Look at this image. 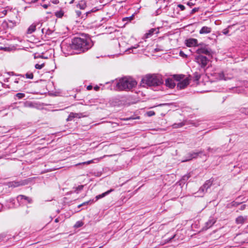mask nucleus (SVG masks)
I'll use <instances>...</instances> for the list:
<instances>
[{"mask_svg":"<svg viewBox=\"0 0 248 248\" xmlns=\"http://www.w3.org/2000/svg\"><path fill=\"white\" fill-rule=\"evenodd\" d=\"M72 41L74 50H78V53L86 51L92 46L91 41L85 38L75 37Z\"/></svg>","mask_w":248,"mask_h":248,"instance_id":"obj_1","label":"nucleus"},{"mask_svg":"<svg viewBox=\"0 0 248 248\" xmlns=\"http://www.w3.org/2000/svg\"><path fill=\"white\" fill-rule=\"evenodd\" d=\"M112 84L114 85V90L123 91L132 89L136 85L137 82L132 78H123L120 79L118 81H113Z\"/></svg>","mask_w":248,"mask_h":248,"instance_id":"obj_2","label":"nucleus"},{"mask_svg":"<svg viewBox=\"0 0 248 248\" xmlns=\"http://www.w3.org/2000/svg\"><path fill=\"white\" fill-rule=\"evenodd\" d=\"M163 83L161 77L155 74H148L143 77L141 81V85L143 87L157 86Z\"/></svg>","mask_w":248,"mask_h":248,"instance_id":"obj_3","label":"nucleus"},{"mask_svg":"<svg viewBox=\"0 0 248 248\" xmlns=\"http://www.w3.org/2000/svg\"><path fill=\"white\" fill-rule=\"evenodd\" d=\"M9 16L10 19L4 20L2 23V24L7 28L12 29L20 23V19L17 13H13L10 10Z\"/></svg>","mask_w":248,"mask_h":248,"instance_id":"obj_4","label":"nucleus"},{"mask_svg":"<svg viewBox=\"0 0 248 248\" xmlns=\"http://www.w3.org/2000/svg\"><path fill=\"white\" fill-rule=\"evenodd\" d=\"M173 77L174 80L179 81L176 87L178 90L184 89L189 84V79L188 78H185V75H174Z\"/></svg>","mask_w":248,"mask_h":248,"instance_id":"obj_5","label":"nucleus"},{"mask_svg":"<svg viewBox=\"0 0 248 248\" xmlns=\"http://www.w3.org/2000/svg\"><path fill=\"white\" fill-rule=\"evenodd\" d=\"M61 49L62 52L66 54H72V50H74L73 47V43H67L66 41H63L61 45Z\"/></svg>","mask_w":248,"mask_h":248,"instance_id":"obj_6","label":"nucleus"},{"mask_svg":"<svg viewBox=\"0 0 248 248\" xmlns=\"http://www.w3.org/2000/svg\"><path fill=\"white\" fill-rule=\"evenodd\" d=\"M34 178H29L24 180H21L18 181H13L9 183V186L10 187H18L21 186L27 185L32 183Z\"/></svg>","mask_w":248,"mask_h":248,"instance_id":"obj_7","label":"nucleus"},{"mask_svg":"<svg viewBox=\"0 0 248 248\" xmlns=\"http://www.w3.org/2000/svg\"><path fill=\"white\" fill-rule=\"evenodd\" d=\"M99 10V9L95 7L93 8L92 10L86 12L83 15H82L81 12L78 10L76 11V14L77 17H81L82 19H85L88 16H90L92 13H94Z\"/></svg>","mask_w":248,"mask_h":248,"instance_id":"obj_8","label":"nucleus"},{"mask_svg":"<svg viewBox=\"0 0 248 248\" xmlns=\"http://www.w3.org/2000/svg\"><path fill=\"white\" fill-rule=\"evenodd\" d=\"M211 50L208 48L202 47V53L205 54L208 56V58L202 56V68L210 63L209 58L210 56Z\"/></svg>","mask_w":248,"mask_h":248,"instance_id":"obj_9","label":"nucleus"},{"mask_svg":"<svg viewBox=\"0 0 248 248\" xmlns=\"http://www.w3.org/2000/svg\"><path fill=\"white\" fill-rule=\"evenodd\" d=\"M16 200L19 204H26L32 202V200L31 198L23 195H19L17 196Z\"/></svg>","mask_w":248,"mask_h":248,"instance_id":"obj_10","label":"nucleus"},{"mask_svg":"<svg viewBox=\"0 0 248 248\" xmlns=\"http://www.w3.org/2000/svg\"><path fill=\"white\" fill-rule=\"evenodd\" d=\"M196 52V54L194 55L195 61L198 63L200 67H202V46L198 48H194Z\"/></svg>","mask_w":248,"mask_h":248,"instance_id":"obj_11","label":"nucleus"},{"mask_svg":"<svg viewBox=\"0 0 248 248\" xmlns=\"http://www.w3.org/2000/svg\"><path fill=\"white\" fill-rule=\"evenodd\" d=\"M42 26V24L40 22L34 23L31 24L28 29L27 33L28 34H31L32 32L35 31L36 30V28L38 27V28H40Z\"/></svg>","mask_w":248,"mask_h":248,"instance_id":"obj_12","label":"nucleus"},{"mask_svg":"<svg viewBox=\"0 0 248 248\" xmlns=\"http://www.w3.org/2000/svg\"><path fill=\"white\" fill-rule=\"evenodd\" d=\"M197 43V40L196 39L190 38L186 40L185 44L188 47L196 46V45Z\"/></svg>","mask_w":248,"mask_h":248,"instance_id":"obj_13","label":"nucleus"},{"mask_svg":"<svg viewBox=\"0 0 248 248\" xmlns=\"http://www.w3.org/2000/svg\"><path fill=\"white\" fill-rule=\"evenodd\" d=\"M159 33V28H152L148 31L145 34L146 38H149L151 37L154 34H157Z\"/></svg>","mask_w":248,"mask_h":248,"instance_id":"obj_14","label":"nucleus"},{"mask_svg":"<svg viewBox=\"0 0 248 248\" xmlns=\"http://www.w3.org/2000/svg\"><path fill=\"white\" fill-rule=\"evenodd\" d=\"M165 85L167 87L172 89L175 86L176 84L174 82V79L171 78H168L165 80Z\"/></svg>","mask_w":248,"mask_h":248,"instance_id":"obj_15","label":"nucleus"},{"mask_svg":"<svg viewBox=\"0 0 248 248\" xmlns=\"http://www.w3.org/2000/svg\"><path fill=\"white\" fill-rule=\"evenodd\" d=\"M109 102L112 106H119L122 104L121 100L117 97L112 98Z\"/></svg>","mask_w":248,"mask_h":248,"instance_id":"obj_16","label":"nucleus"},{"mask_svg":"<svg viewBox=\"0 0 248 248\" xmlns=\"http://www.w3.org/2000/svg\"><path fill=\"white\" fill-rule=\"evenodd\" d=\"M248 216H240L238 217L235 219V222L237 224H242L244 223V222L247 220Z\"/></svg>","mask_w":248,"mask_h":248,"instance_id":"obj_17","label":"nucleus"},{"mask_svg":"<svg viewBox=\"0 0 248 248\" xmlns=\"http://www.w3.org/2000/svg\"><path fill=\"white\" fill-rule=\"evenodd\" d=\"M201 152L190 153L188 154V158L184 160L183 162L191 160L193 158H195L197 157V156H199Z\"/></svg>","mask_w":248,"mask_h":248,"instance_id":"obj_18","label":"nucleus"},{"mask_svg":"<svg viewBox=\"0 0 248 248\" xmlns=\"http://www.w3.org/2000/svg\"><path fill=\"white\" fill-rule=\"evenodd\" d=\"M87 7V1L86 0H80L77 4V7L81 10H84Z\"/></svg>","mask_w":248,"mask_h":248,"instance_id":"obj_19","label":"nucleus"},{"mask_svg":"<svg viewBox=\"0 0 248 248\" xmlns=\"http://www.w3.org/2000/svg\"><path fill=\"white\" fill-rule=\"evenodd\" d=\"M215 222H216V221L213 218H210L205 223V226L204 227V228H203L202 230L203 229L207 230L208 228H210L215 223Z\"/></svg>","mask_w":248,"mask_h":248,"instance_id":"obj_20","label":"nucleus"},{"mask_svg":"<svg viewBox=\"0 0 248 248\" xmlns=\"http://www.w3.org/2000/svg\"><path fill=\"white\" fill-rule=\"evenodd\" d=\"M114 191V189H110L108 191H107L106 192H104V193H103L102 194H100V195H98L97 196H96L95 197V199H96V200L95 201H97L102 198H103L105 196H106V195H108V194H109L110 192H111L112 191Z\"/></svg>","mask_w":248,"mask_h":248,"instance_id":"obj_21","label":"nucleus"},{"mask_svg":"<svg viewBox=\"0 0 248 248\" xmlns=\"http://www.w3.org/2000/svg\"><path fill=\"white\" fill-rule=\"evenodd\" d=\"M79 114L74 113V112H71L68 118H67L66 120L67 121H72L74 118H79Z\"/></svg>","mask_w":248,"mask_h":248,"instance_id":"obj_22","label":"nucleus"},{"mask_svg":"<svg viewBox=\"0 0 248 248\" xmlns=\"http://www.w3.org/2000/svg\"><path fill=\"white\" fill-rule=\"evenodd\" d=\"M214 180L212 179H210L207 181H206L203 185V187L206 190L209 188L213 184Z\"/></svg>","mask_w":248,"mask_h":248,"instance_id":"obj_23","label":"nucleus"},{"mask_svg":"<svg viewBox=\"0 0 248 248\" xmlns=\"http://www.w3.org/2000/svg\"><path fill=\"white\" fill-rule=\"evenodd\" d=\"M190 176L191 175L190 173H188L187 174L184 175L180 180V182L181 183L185 184L187 181V180L190 177Z\"/></svg>","mask_w":248,"mask_h":248,"instance_id":"obj_24","label":"nucleus"},{"mask_svg":"<svg viewBox=\"0 0 248 248\" xmlns=\"http://www.w3.org/2000/svg\"><path fill=\"white\" fill-rule=\"evenodd\" d=\"M212 29L211 27L203 26L202 27V34L209 33L211 32Z\"/></svg>","mask_w":248,"mask_h":248,"instance_id":"obj_25","label":"nucleus"},{"mask_svg":"<svg viewBox=\"0 0 248 248\" xmlns=\"http://www.w3.org/2000/svg\"><path fill=\"white\" fill-rule=\"evenodd\" d=\"M134 18V16L132 15L131 16H128V17H124L122 19V21L123 22H126V24L128 23V22H131V20H132Z\"/></svg>","mask_w":248,"mask_h":248,"instance_id":"obj_26","label":"nucleus"},{"mask_svg":"<svg viewBox=\"0 0 248 248\" xmlns=\"http://www.w3.org/2000/svg\"><path fill=\"white\" fill-rule=\"evenodd\" d=\"M8 12V10L3 9L0 12V18H2L4 17L7 14Z\"/></svg>","mask_w":248,"mask_h":248,"instance_id":"obj_27","label":"nucleus"},{"mask_svg":"<svg viewBox=\"0 0 248 248\" xmlns=\"http://www.w3.org/2000/svg\"><path fill=\"white\" fill-rule=\"evenodd\" d=\"M15 96L18 99H21L25 97V94L24 93H19L15 95Z\"/></svg>","mask_w":248,"mask_h":248,"instance_id":"obj_28","label":"nucleus"},{"mask_svg":"<svg viewBox=\"0 0 248 248\" xmlns=\"http://www.w3.org/2000/svg\"><path fill=\"white\" fill-rule=\"evenodd\" d=\"M184 123H175L173 124V127L174 128H178L181 127L184 125Z\"/></svg>","mask_w":248,"mask_h":248,"instance_id":"obj_29","label":"nucleus"},{"mask_svg":"<svg viewBox=\"0 0 248 248\" xmlns=\"http://www.w3.org/2000/svg\"><path fill=\"white\" fill-rule=\"evenodd\" d=\"M83 185H79L78 186L75 187V192L77 193H78V192L81 191L83 188Z\"/></svg>","mask_w":248,"mask_h":248,"instance_id":"obj_30","label":"nucleus"},{"mask_svg":"<svg viewBox=\"0 0 248 248\" xmlns=\"http://www.w3.org/2000/svg\"><path fill=\"white\" fill-rule=\"evenodd\" d=\"M63 12L62 11H57L55 13V16L58 18H61L63 16Z\"/></svg>","mask_w":248,"mask_h":248,"instance_id":"obj_31","label":"nucleus"},{"mask_svg":"<svg viewBox=\"0 0 248 248\" xmlns=\"http://www.w3.org/2000/svg\"><path fill=\"white\" fill-rule=\"evenodd\" d=\"M93 162V160H89V161H87L83 162H81V163H78L76 165H89V164H90L91 163H92Z\"/></svg>","mask_w":248,"mask_h":248,"instance_id":"obj_32","label":"nucleus"},{"mask_svg":"<svg viewBox=\"0 0 248 248\" xmlns=\"http://www.w3.org/2000/svg\"><path fill=\"white\" fill-rule=\"evenodd\" d=\"M25 77H26V78H27L33 79V74L31 72H27L25 74Z\"/></svg>","mask_w":248,"mask_h":248,"instance_id":"obj_33","label":"nucleus"},{"mask_svg":"<svg viewBox=\"0 0 248 248\" xmlns=\"http://www.w3.org/2000/svg\"><path fill=\"white\" fill-rule=\"evenodd\" d=\"M201 78V75L198 74L197 73L195 72L194 74V81H198L199 80V79Z\"/></svg>","mask_w":248,"mask_h":248,"instance_id":"obj_34","label":"nucleus"},{"mask_svg":"<svg viewBox=\"0 0 248 248\" xmlns=\"http://www.w3.org/2000/svg\"><path fill=\"white\" fill-rule=\"evenodd\" d=\"M94 202V201L93 200H90L87 202H83V203H82L81 204H80L78 206V207H80L81 206H82V205H86V204H91L92 203H93Z\"/></svg>","mask_w":248,"mask_h":248,"instance_id":"obj_35","label":"nucleus"},{"mask_svg":"<svg viewBox=\"0 0 248 248\" xmlns=\"http://www.w3.org/2000/svg\"><path fill=\"white\" fill-rule=\"evenodd\" d=\"M83 225V223L82 221H77L74 225V227L76 228H79L81 227Z\"/></svg>","mask_w":248,"mask_h":248,"instance_id":"obj_36","label":"nucleus"},{"mask_svg":"<svg viewBox=\"0 0 248 248\" xmlns=\"http://www.w3.org/2000/svg\"><path fill=\"white\" fill-rule=\"evenodd\" d=\"M45 66V64L44 63H42V64H36L35 65V67L36 69H42L44 66Z\"/></svg>","mask_w":248,"mask_h":248,"instance_id":"obj_37","label":"nucleus"},{"mask_svg":"<svg viewBox=\"0 0 248 248\" xmlns=\"http://www.w3.org/2000/svg\"><path fill=\"white\" fill-rule=\"evenodd\" d=\"M24 106L27 107H32L33 106L32 103L28 102H26V103H25Z\"/></svg>","mask_w":248,"mask_h":248,"instance_id":"obj_38","label":"nucleus"},{"mask_svg":"<svg viewBox=\"0 0 248 248\" xmlns=\"http://www.w3.org/2000/svg\"><path fill=\"white\" fill-rule=\"evenodd\" d=\"M179 55L183 58H186L187 57V55L185 54V53L182 50L180 51Z\"/></svg>","mask_w":248,"mask_h":248,"instance_id":"obj_39","label":"nucleus"},{"mask_svg":"<svg viewBox=\"0 0 248 248\" xmlns=\"http://www.w3.org/2000/svg\"><path fill=\"white\" fill-rule=\"evenodd\" d=\"M147 115L149 116H152L155 115V112L153 111H150L147 112Z\"/></svg>","mask_w":248,"mask_h":248,"instance_id":"obj_40","label":"nucleus"},{"mask_svg":"<svg viewBox=\"0 0 248 248\" xmlns=\"http://www.w3.org/2000/svg\"><path fill=\"white\" fill-rule=\"evenodd\" d=\"M178 7L180 8L181 11H183L185 9V7L182 4H179L178 5Z\"/></svg>","mask_w":248,"mask_h":248,"instance_id":"obj_41","label":"nucleus"},{"mask_svg":"<svg viewBox=\"0 0 248 248\" xmlns=\"http://www.w3.org/2000/svg\"><path fill=\"white\" fill-rule=\"evenodd\" d=\"M241 112L245 113L247 115H248V108L242 109Z\"/></svg>","mask_w":248,"mask_h":248,"instance_id":"obj_42","label":"nucleus"},{"mask_svg":"<svg viewBox=\"0 0 248 248\" xmlns=\"http://www.w3.org/2000/svg\"><path fill=\"white\" fill-rule=\"evenodd\" d=\"M51 1L52 2V3L55 4H58L59 2V0H51Z\"/></svg>","mask_w":248,"mask_h":248,"instance_id":"obj_43","label":"nucleus"},{"mask_svg":"<svg viewBox=\"0 0 248 248\" xmlns=\"http://www.w3.org/2000/svg\"><path fill=\"white\" fill-rule=\"evenodd\" d=\"M42 6L44 9H47L48 7L50 6V4H44L42 5Z\"/></svg>","mask_w":248,"mask_h":248,"instance_id":"obj_44","label":"nucleus"},{"mask_svg":"<svg viewBox=\"0 0 248 248\" xmlns=\"http://www.w3.org/2000/svg\"><path fill=\"white\" fill-rule=\"evenodd\" d=\"M229 32V30H227V29H224L223 31V33L226 35Z\"/></svg>","mask_w":248,"mask_h":248,"instance_id":"obj_45","label":"nucleus"},{"mask_svg":"<svg viewBox=\"0 0 248 248\" xmlns=\"http://www.w3.org/2000/svg\"><path fill=\"white\" fill-rule=\"evenodd\" d=\"M246 208V205L245 204H243L241 206H240V210H243L245 209Z\"/></svg>","mask_w":248,"mask_h":248,"instance_id":"obj_46","label":"nucleus"},{"mask_svg":"<svg viewBox=\"0 0 248 248\" xmlns=\"http://www.w3.org/2000/svg\"><path fill=\"white\" fill-rule=\"evenodd\" d=\"M18 83H19V81L17 79H16L15 81H14V83H15V84H17ZM20 83L21 84H23V83L22 81H21V82H20Z\"/></svg>","mask_w":248,"mask_h":248,"instance_id":"obj_47","label":"nucleus"},{"mask_svg":"<svg viewBox=\"0 0 248 248\" xmlns=\"http://www.w3.org/2000/svg\"><path fill=\"white\" fill-rule=\"evenodd\" d=\"M175 235H174L173 236H172L171 237H170V238H169V239L168 240L167 242H170V241H171V240H172V239H173L174 238V237H175Z\"/></svg>","mask_w":248,"mask_h":248,"instance_id":"obj_48","label":"nucleus"},{"mask_svg":"<svg viewBox=\"0 0 248 248\" xmlns=\"http://www.w3.org/2000/svg\"><path fill=\"white\" fill-rule=\"evenodd\" d=\"M139 47V45L137 44V45H135L134 46H132L131 49H133V48L135 49V48H138Z\"/></svg>","mask_w":248,"mask_h":248,"instance_id":"obj_49","label":"nucleus"},{"mask_svg":"<svg viewBox=\"0 0 248 248\" xmlns=\"http://www.w3.org/2000/svg\"><path fill=\"white\" fill-rule=\"evenodd\" d=\"M99 87L98 86H96L94 87V89L95 91H98L99 90Z\"/></svg>","mask_w":248,"mask_h":248,"instance_id":"obj_50","label":"nucleus"},{"mask_svg":"<svg viewBox=\"0 0 248 248\" xmlns=\"http://www.w3.org/2000/svg\"><path fill=\"white\" fill-rule=\"evenodd\" d=\"M3 235L2 234H0V242L3 239Z\"/></svg>","mask_w":248,"mask_h":248,"instance_id":"obj_51","label":"nucleus"},{"mask_svg":"<svg viewBox=\"0 0 248 248\" xmlns=\"http://www.w3.org/2000/svg\"><path fill=\"white\" fill-rule=\"evenodd\" d=\"M135 118H133V117H129V118H127L126 119H125V120H131V119H134Z\"/></svg>","mask_w":248,"mask_h":248,"instance_id":"obj_52","label":"nucleus"},{"mask_svg":"<svg viewBox=\"0 0 248 248\" xmlns=\"http://www.w3.org/2000/svg\"><path fill=\"white\" fill-rule=\"evenodd\" d=\"M87 88L88 90H91L92 88V86L91 85H89Z\"/></svg>","mask_w":248,"mask_h":248,"instance_id":"obj_53","label":"nucleus"},{"mask_svg":"<svg viewBox=\"0 0 248 248\" xmlns=\"http://www.w3.org/2000/svg\"><path fill=\"white\" fill-rule=\"evenodd\" d=\"M187 4L188 5H189V6H191V5H193V3H192V2H187Z\"/></svg>","mask_w":248,"mask_h":248,"instance_id":"obj_54","label":"nucleus"},{"mask_svg":"<svg viewBox=\"0 0 248 248\" xmlns=\"http://www.w3.org/2000/svg\"><path fill=\"white\" fill-rule=\"evenodd\" d=\"M59 221V218H56V219H55V222L57 223V222H58Z\"/></svg>","mask_w":248,"mask_h":248,"instance_id":"obj_55","label":"nucleus"},{"mask_svg":"<svg viewBox=\"0 0 248 248\" xmlns=\"http://www.w3.org/2000/svg\"><path fill=\"white\" fill-rule=\"evenodd\" d=\"M18 76H20L21 77L24 78L25 76L24 75L19 74L17 75Z\"/></svg>","mask_w":248,"mask_h":248,"instance_id":"obj_56","label":"nucleus"},{"mask_svg":"<svg viewBox=\"0 0 248 248\" xmlns=\"http://www.w3.org/2000/svg\"><path fill=\"white\" fill-rule=\"evenodd\" d=\"M192 12H195L197 11V9H196V8H194L192 9Z\"/></svg>","mask_w":248,"mask_h":248,"instance_id":"obj_57","label":"nucleus"},{"mask_svg":"<svg viewBox=\"0 0 248 248\" xmlns=\"http://www.w3.org/2000/svg\"><path fill=\"white\" fill-rule=\"evenodd\" d=\"M50 33H51L50 31L48 30V31H47V32H46V33H47V34H50Z\"/></svg>","mask_w":248,"mask_h":248,"instance_id":"obj_58","label":"nucleus"},{"mask_svg":"<svg viewBox=\"0 0 248 248\" xmlns=\"http://www.w3.org/2000/svg\"><path fill=\"white\" fill-rule=\"evenodd\" d=\"M29 213V210H26V213H25V215L28 214Z\"/></svg>","mask_w":248,"mask_h":248,"instance_id":"obj_59","label":"nucleus"},{"mask_svg":"<svg viewBox=\"0 0 248 248\" xmlns=\"http://www.w3.org/2000/svg\"><path fill=\"white\" fill-rule=\"evenodd\" d=\"M75 0H72L70 2V4H72L74 2Z\"/></svg>","mask_w":248,"mask_h":248,"instance_id":"obj_60","label":"nucleus"},{"mask_svg":"<svg viewBox=\"0 0 248 248\" xmlns=\"http://www.w3.org/2000/svg\"><path fill=\"white\" fill-rule=\"evenodd\" d=\"M202 29L199 31V33L200 34H202Z\"/></svg>","mask_w":248,"mask_h":248,"instance_id":"obj_61","label":"nucleus"},{"mask_svg":"<svg viewBox=\"0 0 248 248\" xmlns=\"http://www.w3.org/2000/svg\"><path fill=\"white\" fill-rule=\"evenodd\" d=\"M44 30H45V29H42L41 30V31H42V33H44Z\"/></svg>","mask_w":248,"mask_h":248,"instance_id":"obj_62","label":"nucleus"},{"mask_svg":"<svg viewBox=\"0 0 248 248\" xmlns=\"http://www.w3.org/2000/svg\"><path fill=\"white\" fill-rule=\"evenodd\" d=\"M205 15H207V12H205Z\"/></svg>","mask_w":248,"mask_h":248,"instance_id":"obj_63","label":"nucleus"}]
</instances>
